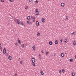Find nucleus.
<instances>
[{"label":"nucleus","instance_id":"obj_39","mask_svg":"<svg viewBox=\"0 0 76 76\" xmlns=\"http://www.w3.org/2000/svg\"><path fill=\"white\" fill-rule=\"evenodd\" d=\"M10 1H11V2H12L13 1V0H9Z\"/></svg>","mask_w":76,"mask_h":76},{"label":"nucleus","instance_id":"obj_50","mask_svg":"<svg viewBox=\"0 0 76 76\" xmlns=\"http://www.w3.org/2000/svg\"><path fill=\"white\" fill-rule=\"evenodd\" d=\"M33 22H35V20H33Z\"/></svg>","mask_w":76,"mask_h":76},{"label":"nucleus","instance_id":"obj_4","mask_svg":"<svg viewBox=\"0 0 76 76\" xmlns=\"http://www.w3.org/2000/svg\"><path fill=\"white\" fill-rule=\"evenodd\" d=\"M26 22L27 23L28 25H31V24H32V22H31L27 21Z\"/></svg>","mask_w":76,"mask_h":76},{"label":"nucleus","instance_id":"obj_53","mask_svg":"<svg viewBox=\"0 0 76 76\" xmlns=\"http://www.w3.org/2000/svg\"><path fill=\"white\" fill-rule=\"evenodd\" d=\"M1 51H2V50H1Z\"/></svg>","mask_w":76,"mask_h":76},{"label":"nucleus","instance_id":"obj_2","mask_svg":"<svg viewBox=\"0 0 76 76\" xmlns=\"http://www.w3.org/2000/svg\"><path fill=\"white\" fill-rule=\"evenodd\" d=\"M39 22H38V21H37L36 22V25L37 26H39Z\"/></svg>","mask_w":76,"mask_h":76},{"label":"nucleus","instance_id":"obj_21","mask_svg":"<svg viewBox=\"0 0 76 76\" xmlns=\"http://www.w3.org/2000/svg\"><path fill=\"white\" fill-rule=\"evenodd\" d=\"M69 61L71 62H72L73 61V59L72 58H70L69 59Z\"/></svg>","mask_w":76,"mask_h":76},{"label":"nucleus","instance_id":"obj_29","mask_svg":"<svg viewBox=\"0 0 76 76\" xmlns=\"http://www.w3.org/2000/svg\"><path fill=\"white\" fill-rule=\"evenodd\" d=\"M1 1L2 3H4V0H1Z\"/></svg>","mask_w":76,"mask_h":76},{"label":"nucleus","instance_id":"obj_30","mask_svg":"<svg viewBox=\"0 0 76 76\" xmlns=\"http://www.w3.org/2000/svg\"><path fill=\"white\" fill-rule=\"evenodd\" d=\"M38 9H36L35 10L36 12H38Z\"/></svg>","mask_w":76,"mask_h":76},{"label":"nucleus","instance_id":"obj_36","mask_svg":"<svg viewBox=\"0 0 76 76\" xmlns=\"http://www.w3.org/2000/svg\"><path fill=\"white\" fill-rule=\"evenodd\" d=\"M38 1L37 0H36V1H35V3H38Z\"/></svg>","mask_w":76,"mask_h":76},{"label":"nucleus","instance_id":"obj_3","mask_svg":"<svg viewBox=\"0 0 76 76\" xmlns=\"http://www.w3.org/2000/svg\"><path fill=\"white\" fill-rule=\"evenodd\" d=\"M6 48H4V50H3V53L4 54H6Z\"/></svg>","mask_w":76,"mask_h":76},{"label":"nucleus","instance_id":"obj_37","mask_svg":"<svg viewBox=\"0 0 76 76\" xmlns=\"http://www.w3.org/2000/svg\"><path fill=\"white\" fill-rule=\"evenodd\" d=\"M68 19V17L67 16H66V20H67Z\"/></svg>","mask_w":76,"mask_h":76},{"label":"nucleus","instance_id":"obj_43","mask_svg":"<svg viewBox=\"0 0 76 76\" xmlns=\"http://www.w3.org/2000/svg\"><path fill=\"white\" fill-rule=\"evenodd\" d=\"M2 48L1 47V46H0V49H1Z\"/></svg>","mask_w":76,"mask_h":76},{"label":"nucleus","instance_id":"obj_40","mask_svg":"<svg viewBox=\"0 0 76 76\" xmlns=\"http://www.w3.org/2000/svg\"><path fill=\"white\" fill-rule=\"evenodd\" d=\"M15 45H16V46H17V45H18V43H15Z\"/></svg>","mask_w":76,"mask_h":76},{"label":"nucleus","instance_id":"obj_38","mask_svg":"<svg viewBox=\"0 0 76 76\" xmlns=\"http://www.w3.org/2000/svg\"><path fill=\"white\" fill-rule=\"evenodd\" d=\"M20 64H22L23 63L22 62V61H20Z\"/></svg>","mask_w":76,"mask_h":76},{"label":"nucleus","instance_id":"obj_22","mask_svg":"<svg viewBox=\"0 0 76 76\" xmlns=\"http://www.w3.org/2000/svg\"><path fill=\"white\" fill-rule=\"evenodd\" d=\"M37 36H40V33L39 32L37 33Z\"/></svg>","mask_w":76,"mask_h":76},{"label":"nucleus","instance_id":"obj_7","mask_svg":"<svg viewBox=\"0 0 76 76\" xmlns=\"http://www.w3.org/2000/svg\"><path fill=\"white\" fill-rule=\"evenodd\" d=\"M17 22V23H18V24H20V23L21 22L20 20H18Z\"/></svg>","mask_w":76,"mask_h":76},{"label":"nucleus","instance_id":"obj_42","mask_svg":"<svg viewBox=\"0 0 76 76\" xmlns=\"http://www.w3.org/2000/svg\"><path fill=\"white\" fill-rule=\"evenodd\" d=\"M60 41L61 42H62V39H61Z\"/></svg>","mask_w":76,"mask_h":76},{"label":"nucleus","instance_id":"obj_16","mask_svg":"<svg viewBox=\"0 0 76 76\" xmlns=\"http://www.w3.org/2000/svg\"><path fill=\"white\" fill-rule=\"evenodd\" d=\"M21 46L22 48H23V47H24V46H25V45H24V44H22L21 45Z\"/></svg>","mask_w":76,"mask_h":76},{"label":"nucleus","instance_id":"obj_14","mask_svg":"<svg viewBox=\"0 0 76 76\" xmlns=\"http://www.w3.org/2000/svg\"><path fill=\"white\" fill-rule=\"evenodd\" d=\"M40 73H41V75H44V72H43L42 71H41Z\"/></svg>","mask_w":76,"mask_h":76},{"label":"nucleus","instance_id":"obj_45","mask_svg":"<svg viewBox=\"0 0 76 76\" xmlns=\"http://www.w3.org/2000/svg\"><path fill=\"white\" fill-rule=\"evenodd\" d=\"M33 16H31V18L32 19H33Z\"/></svg>","mask_w":76,"mask_h":76},{"label":"nucleus","instance_id":"obj_48","mask_svg":"<svg viewBox=\"0 0 76 76\" xmlns=\"http://www.w3.org/2000/svg\"><path fill=\"white\" fill-rule=\"evenodd\" d=\"M6 55H7V56H8V53H6Z\"/></svg>","mask_w":76,"mask_h":76},{"label":"nucleus","instance_id":"obj_10","mask_svg":"<svg viewBox=\"0 0 76 76\" xmlns=\"http://www.w3.org/2000/svg\"><path fill=\"white\" fill-rule=\"evenodd\" d=\"M49 44L50 45H53V42H52V41L49 42Z\"/></svg>","mask_w":76,"mask_h":76},{"label":"nucleus","instance_id":"obj_26","mask_svg":"<svg viewBox=\"0 0 76 76\" xmlns=\"http://www.w3.org/2000/svg\"><path fill=\"white\" fill-rule=\"evenodd\" d=\"M65 70H64V69H62V73H64V72H65Z\"/></svg>","mask_w":76,"mask_h":76},{"label":"nucleus","instance_id":"obj_35","mask_svg":"<svg viewBox=\"0 0 76 76\" xmlns=\"http://www.w3.org/2000/svg\"><path fill=\"white\" fill-rule=\"evenodd\" d=\"M45 54H46V56H48V53H47V52H45Z\"/></svg>","mask_w":76,"mask_h":76},{"label":"nucleus","instance_id":"obj_5","mask_svg":"<svg viewBox=\"0 0 76 76\" xmlns=\"http://www.w3.org/2000/svg\"><path fill=\"white\" fill-rule=\"evenodd\" d=\"M64 5H65V4L63 3H61V6H62V7H64Z\"/></svg>","mask_w":76,"mask_h":76},{"label":"nucleus","instance_id":"obj_17","mask_svg":"<svg viewBox=\"0 0 76 76\" xmlns=\"http://www.w3.org/2000/svg\"><path fill=\"white\" fill-rule=\"evenodd\" d=\"M73 44L74 45H76V42L75 41L73 42Z\"/></svg>","mask_w":76,"mask_h":76},{"label":"nucleus","instance_id":"obj_27","mask_svg":"<svg viewBox=\"0 0 76 76\" xmlns=\"http://www.w3.org/2000/svg\"><path fill=\"white\" fill-rule=\"evenodd\" d=\"M32 48L34 50H35V46H33Z\"/></svg>","mask_w":76,"mask_h":76},{"label":"nucleus","instance_id":"obj_13","mask_svg":"<svg viewBox=\"0 0 76 76\" xmlns=\"http://www.w3.org/2000/svg\"><path fill=\"white\" fill-rule=\"evenodd\" d=\"M27 20H31V18H30V16H28L27 17Z\"/></svg>","mask_w":76,"mask_h":76},{"label":"nucleus","instance_id":"obj_47","mask_svg":"<svg viewBox=\"0 0 76 76\" xmlns=\"http://www.w3.org/2000/svg\"><path fill=\"white\" fill-rule=\"evenodd\" d=\"M47 54H48L49 53V52H47Z\"/></svg>","mask_w":76,"mask_h":76},{"label":"nucleus","instance_id":"obj_49","mask_svg":"<svg viewBox=\"0 0 76 76\" xmlns=\"http://www.w3.org/2000/svg\"><path fill=\"white\" fill-rule=\"evenodd\" d=\"M23 26H25V24H23Z\"/></svg>","mask_w":76,"mask_h":76},{"label":"nucleus","instance_id":"obj_54","mask_svg":"<svg viewBox=\"0 0 76 76\" xmlns=\"http://www.w3.org/2000/svg\"><path fill=\"white\" fill-rule=\"evenodd\" d=\"M48 0V1H49V0Z\"/></svg>","mask_w":76,"mask_h":76},{"label":"nucleus","instance_id":"obj_1","mask_svg":"<svg viewBox=\"0 0 76 76\" xmlns=\"http://www.w3.org/2000/svg\"><path fill=\"white\" fill-rule=\"evenodd\" d=\"M31 61L32 62H35V59L34 58H33L31 59Z\"/></svg>","mask_w":76,"mask_h":76},{"label":"nucleus","instance_id":"obj_11","mask_svg":"<svg viewBox=\"0 0 76 76\" xmlns=\"http://www.w3.org/2000/svg\"><path fill=\"white\" fill-rule=\"evenodd\" d=\"M38 56L39 58V59H40V60H41L42 59V58H41V55L40 54H39Z\"/></svg>","mask_w":76,"mask_h":76},{"label":"nucleus","instance_id":"obj_19","mask_svg":"<svg viewBox=\"0 0 76 76\" xmlns=\"http://www.w3.org/2000/svg\"><path fill=\"white\" fill-rule=\"evenodd\" d=\"M34 62H32V65H33V66H35V64H34Z\"/></svg>","mask_w":76,"mask_h":76},{"label":"nucleus","instance_id":"obj_28","mask_svg":"<svg viewBox=\"0 0 76 76\" xmlns=\"http://www.w3.org/2000/svg\"><path fill=\"white\" fill-rule=\"evenodd\" d=\"M75 73H74V72H72V76H75Z\"/></svg>","mask_w":76,"mask_h":76},{"label":"nucleus","instance_id":"obj_52","mask_svg":"<svg viewBox=\"0 0 76 76\" xmlns=\"http://www.w3.org/2000/svg\"><path fill=\"white\" fill-rule=\"evenodd\" d=\"M53 0V1H54V0Z\"/></svg>","mask_w":76,"mask_h":76},{"label":"nucleus","instance_id":"obj_23","mask_svg":"<svg viewBox=\"0 0 76 76\" xmlns=\"http://www.w3.org/2000/svg\"><path fill=\"white\" fill-rule=\"evenodd\" d=\"M71 35H75V32H73V33H71Z\"/></svg>","mask_w":76,"mask_h":76},{"label":"nucleus","instance_id":"obj_34","mask_svg":"<svg viewBox=\"0 0 76 76\" xmlns=\"http://www.w3.org/2000/svg\"><path fill=\"white\" fill-rule=\"evenodd\" d=\"M28 9V7L26 6V7L25 9H26H26Z\"/></svg>","mask_w":76,"mask_h":76},{"label":"nucleus","instance_id":"obj_9","mask_svg":"<svg viewBox=\"0 0 76 76\" xmlns=\"http://www.w3.org/2000/svg\"><path fill=\"white\" fill-rule=\"evenodd\" d=\"M8 59L9 60H12V56H9L8 57Z\"/></svg>","mask_w":76,"mask_h":76},{"label":"nucleus","instance_id":"obj_41","mask_svg":"<svg viewBox=\"0 0 76 76\" xmlns=\"http://www.w3.org/2000/svg\"><path fill=\"white\" fill-rule=\"evenodd\" d=\"M15 76H17V74L15 73Z\"/></svg>","mask_w":76,"mask_h":76},{"label":"nucleus","instance_id":"obj_6","mask_svg":"<svg viewBox=\"0 0 76 76\" xmlns=\"http://www.w3.org/2000/svg\"><path fill=\"white\" fill-rule=\"evenodd\" d=\"M42 22H43V23H44V22H45V19L44 18H42Z\"/></svg>","mask_w":76,"mask_h":76},{"label":"nucleus","instance_id":"obj_24","mask_svg":"<svg viewBox=\"0 0 76 76\" xmlns=\"http://www.w3.org/2000/svg\"><path fill=\"white\" fill-rule=\"evenodd\" d=\"M18 43H19V44H21V42H20V40L18 39Z\"/></svg>","mask_w":76,"mask_h":76},{"label":"nucleus","instance_id":"obj_33","mask_svg":"<svg viewBox=\"0 0 76 76\" xmlns=\"http://www.w3.org/2000/svg\"><path fill=\"white\" fill-rule=\"evenodd\" d=\"M35 17H33V19H34V20H35Z\"/></svg>","mask_w":76,"mask_h":76},{"label":"nucleus","instance_id":"obj_8","mask_svg":"<svg viewBox=\"0 0 76 76\" xmlns=\"http://www.w3.org/2000/svg\"><path fill=\"white\" fill-rule=\"evenodd\" d=\"M61 57H64V53H61Z\"/></svg>","mask_w":76,"mask_h":76},{"label":"nucleus","instance_id":"obj_25","mask_svg":"<svg viewBox=\"0 0 76 76\" xmlns=\"http://www.w3.org/2000/svg\"><path fill=\"white\" fill-rule=\"evenodd\" d=\"M20 24H21V25H22V26H23V22H21L20 23Z\"/></svg>","mask_w":76,"mask_h":76},{"label":"nucleus","instance_id":"obj_32","mask_svg":"<svg viewBox=\"0 0 76 76\" xmlns=\"http://www.w3.org/2000/svg\"><path fill=\"white\" fill-rule=\"evenodd\" d=\"M59 73L61 74V70H60L59 71Z\"/></svg>","mask_w":76,"mask_h":76},{"label":"nucleus","instance_id":"obj_44","mask_svg":"<svg viewBox=\"0 0 76 76\" xmlns=\"http://www.w3.org/2000/svg\"><path fill=\"white\" fill-rule=\"evenodd\" d=\"M41 52L42 53H44L43 50H41Z\"/></svg>","mask_w":76,"mask_h":76},{"label":"nucleus","instance_id":"obj_31","mask_svg":"<svg viewBox=\"0 0 76 76\" xmlns=\"http://www.w3.org/2000/svg\"><path fill=\"white\" fill-rule=\"evenodd\" d=\"M29 1L30 3H32V0H29Z\"/></svg>","mask_w":76,"mask_h":76},{"label":"nucleus","instance_id":"obj_51","mask_svg":"<svg viewBox=\"0 0 76 76\" xmlns=\"http://www.w3.org/2000/svg\"><path fill=\"white\" fill-rule=\"evenodd\" d=\"M1 45V44H0V46Z\"/></svg>","mask_w":76,"mask_h":76},{"label":"nucleus","instance_id":"obj_46","mask_svg":"<svg viewBox=\"0 0 76 76\" xmlns=\"http://www.w3.org/2000/svg\"><path fill=\"white\" fill-rule=\"evenodd\" d=\"M53 55H54V56H56V54L54 53Z\"/></svg>","mask_w":76,"mask_h":76},{"label":"nucleus","instance_id":"obj_12","mask_svg":"<svg viewBox=\"0 0 76 76\" xmlns=\"http://www.w3.org/2000/svg\"><path fill=\"white\" fill-rule=\"evenodd\" d=\"M55 44H58V41L55 40Z\"/></svg>","mask_w":76,"mask_h":76},{"label":"nucleus","instance_id":"obj_20","mask_svg":"<svg viewBox=\"0 0 76 76\" xmlns=\"http://www.w3.org/2000/svg\"><path fill=\"white\" fill-rule=\"evenodd\" d=\"M18 19H16V18H14V20H15V22H16V21H17V22L18 21Z\"/></svg>","mask_w":76,"mask_h":76},{"label":"nucleus","instance_id":"obj_15","mask_svg":"<svg viewBox=\"0 0 76 76\" xmlns=\"http://www.w3.org/2000/svg\"><path fill=\"white\" fill-rule=\"evenodd\" d=\"M36 14L37 15H39V12H38H38H36Z\"/></svg>","mask_w":76,"mask_h":76},{"label":"nucleus","instance_id":"obj_18","mask_svg":"<svg viewBox=\"0 0 76 76\" xmlns=\"http://www.w3.org/2000/svg\"><path fill=\"white\" fill-rule=\"evenodd\" d=\"M64 41L65 43H67V39H65Z\"/></svg>","mask_w":76,"mask_h":76}]
</instances>
